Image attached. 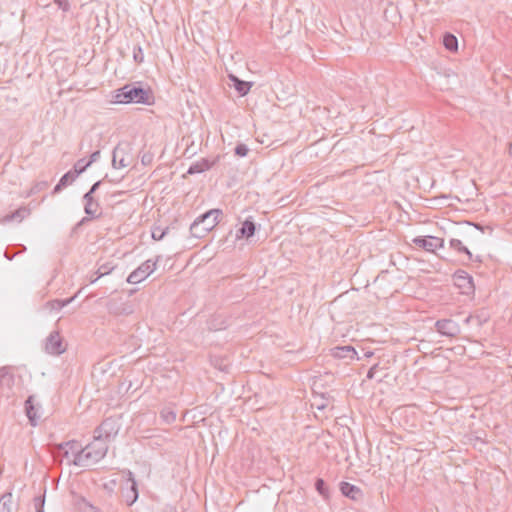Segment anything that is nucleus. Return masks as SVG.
I'll list each match as a JSON object with an SVG mask.
<instances>
[{
    "mask_svg": "<svg viewBox=\"0 0 512 512\" xmlns=\"http://www.w3.org/2000/svg\"><path fill=\"white\" fill-rule=\"evenodd\" d=\"M68 445L72 446V452L74 453L73 465L80 467H87L98 463L108 452V443L95 437L85 447H82L76 440L67 441L66 446Z\"/></svg>",
    "mask_w": 512,
    "mask_h": 512,
    "instance_id": "f257e3e1",
    "label": "nucleus"
},
{
    "mask_svg": "<svg viewBox=\"0 0 512 512\" xmlns=\"http://www.w3.org/2000/svg\"><path fill=\"white\" fill-rule=\"evenodd\" d=\"M114 98L116 103L122 104L138 103L150 105L154 102V96L150 89H144L133 84H127L118 89Z\"/></svg>",
    "mask_w": 512,
    "mask_h": 512,
    "instance_id": "f03ea898",
    "label": "nucleus"
},
{
    "mask_svg": "<svg viewBox=\"0 0 512 512\" xmlns=\"http://www.w3.org/2000/svg\"><path fill=\"white\" fill-rule=\"evenodd\" d=\"M223 215L220 209H211L199 217H197L190 226V231L195 237H204L210 232L220 221Z\"/></svg>",
    "mask_w": 512,
    "mask_h": 512,
    "instance_id": "7ed1b4c3",
    "label": "nucleus"
},
{
    "mask_svg": "<svg viewBox=\"0 0 512 512\" xmlns=\"http://www.w3.org/2000/svg\"><path fill=\"white\" fill-rule=\"evenodd\" d=\"M161 256H157L155 260L148 259L143 262L140 266H138L134 271H132L127 277V282L130 284H138L145 280L149 275H151L156 267L157 262L160 260Z\"/></svg>",
    "mask_w": 512,
    "mask_h": 512,
    "instance_id": "20e7f679",
    "label": "nucleus"
},
{
    "mask_svg": "<svg viewBox=\"0 0 512 512\" xmlns=\"http://www.w3.org/2000/svg\"><path fill=\"white\" fill-rule=\"evenodd\" d=\"M119 431L117 421L113 418H106L102 423L95 429L94 437L101 439L108 443L114 438Z\"/></svg>",
    "mask_w": 512,
    "mask_h": 512,
    "instance_id": "39448f33",
    "label": "nucleus"
},
{
    "mask_svg": "<svg viewBox=\"0 0 512 512\" xmlns=\"http://www.w3.org/2000/svg\"><path fill=\"white\" fill-rule=\"evenodd\" d=\"M436 331L446 337L454 338L460 331V325L452 319H439L435 322Z\"/></svg>",
    "mask_w": 512,
    "mask_h": 512,
    "instance_id": "423d86ee",
    "label": "nucleus"
},
{
    "mask_svg": "<svg viewBox=\"0 0 512 512\" xmlns=\"http://www.w3.org/2000/svg\"><path fill=\"white\" fill-rule=\"evenodd\" d=\"M45 351L51 355H60L66 351V345L58 331H53L46 338Z\"/></svg>",
    "mask_w": 512,
    "mask_h": 512,
    "instance_id": "0eeeda50",
    "label": "nucleus"
},
{
    "mask_svg": "<svg viewBox=\"0 0 512 512\" xmlns=\"http://www.w3.org/2000/svg\"><path fill=\"white\" fill-rule=\"evenodd\" d=\"M413 243L427 252H435L444 246V240L435 236H418L413 239Z\"/></svg>",
    "mask_w": 512,
    "mask_h": 512,
    "instance_id": "6e6552de",
    "label": "nucleus"
},
{
    "mask_svg": "<svg viewBox=\"0 0 512 512\" xmlns=\"http://www.w3.org/2000/svg\"><path fill=\"white\" fill-rule=\"evenodd\" d=\"M14 384V375L7 366L0 368V396L9 397V393Z\"/></svg>",
    "mask_w": 512,
    "mask_h": 512,
    "instance_id": "1a4fd4ad",
    "label": "nucleus"
},
{
    "mask_svg": "<svg viewBox=\"0 0 512 512\" xmlns=\"http://www.w3.org/2000/svg\"><path fill=\"white\" fill-rule=\"evenodd\" d=\"M127 474V484L130 483L129 488L126 489V491L123 493V497L125 499V502L128 506H131L136 502L138 499V489H137V483L134 479V475L130 470L126 471Z\"/></svg>",
    "mask_w": 512,
    "mask_h": 512,
    "instance_id": "9d476101",
    "label": "nucleus"
},
{
    "mask_svg": "<svg viewBox=\"0 0 512 512\" xmlns=\"http://www.w3.org/2000/svg\"><path fill=\"white\" fill-rule=\"evenodd\" d=\"M455 285L461 288L464 293H469L474 289L472 277L463 270H458L454 274Z\"/></svg>",
    "mask_w": 512,
    "mask_h": 512,
    "instance_id": "9b49d317",
    "label": "nucleus"
},
{
    "mask_svg": "<svg viewBox=\"0 0 512 512\" xmlns=\"http://www.w3.org/2000/svg\"><path fill=\"white\" fill-rule=\"evenodd\" d=\"M331 356L336 359H346L352 361L357 358V351L351 345L336 346L331 349Z\"/></svg>",
    "mask_w": 512,
    "mask_h": 512,
    "instance_id": "f8f14e48",
    "label": "nucleus"
},
{
    "mask_svg": "<svg viewBox=\"0 0 512 512\" xmlns=\"http://www.w3.org/2000/svg\"><path fill=\"white\" fill-rule=\"evenodd\" d=\"M83 200L85 202L84 211L86 215L92 219L98 218L101 215L98 201H96L93 195L91 196L89 193L84 194Z\"/></svg>",
    "mask_w": 512,
    "mask_h": 512,
    "instance_id": "ddd939ff",
    "label": "nucleus"
},
{
    "mask_svg": "<svg viewBox=\"0 0 512 512\" xmlns=\"http://www.w3.org/2000/svg\"><path fill=\"white\" fill-rule=\"evenodd\" d=\"M129 166V162L126 159V152L121 145H117L112 153V167L114 169H121Z\"/></svg>",
    "mask_w": 512,
    "mask_h": 512,
    "instance_id": "4468645a",
    "label": "nucleus"
},
{
    "mask_svg": "<svg viewBox=\"0 0 512 512\" xmlns=\"http://www.w3.org/2000/svg\"><path fill=\"white\" fill-rule=\"evenodd\" d=\"M217 161H218V157H216L212 161H210L207 158H202L199 161L192 163L190 165V167L188 168L187 173L193 175V174L205 172V171L209 170L213 165H215V163Z\"/></svg>",
    "mask_w": 512,
    "mask_h": 512,
    "instance_id": "2eb2a0df",
    "label": "nucleus"
},
{
    "mask_svg": "<svg viewBox=\"0 0 512 512\" xmlns=\"http://www.w3.org/2000/svg\"><path fill=\"white\" fill-rule=\"evenodd\" d=\"M339 488L341 493L351 500L356 501L362 496L361 489L358 486L351 484L349 482H340Z\"/></svg>",
    "mask_w": 512,
    "mask_h": 512,
    "instance_id": "dca6fc26",
    "label": "nucleus"
},
{
    "mask_svg": "<svg viewBox=\"0 0 512 512\" xmlns=\"http://www.w3.org/2000/svg\"><path fill=\"white\" fill-rule=\"evenodd\" d=\"M35 397L30 395L25 401V412L32 426H36L40 416L35 407Z\"/></svg>",
    "mask_w": 512,
    "mask_h": 512,
    "instance_id": "f3484780",
    "label": "nucleus"
},
{
    "mask_svg": "<svg viewBox=\"0 0 512 512\" xmlns=\"http://www.w3.org/2000/svg\"><path fill=\"white\" fill-rule=\"evenodd\" d=\"M255 223L250 219H246L240 229L237 231L236 237L239 238H250L255 234Z\"/></svg>",
    "mask_w": 512,
    "mask_h": 512,
    "instance_id": "a211bd4d",
    "label": "nucleus"
},
{
    "mask_svg": "<svg viewBox=\"0 0 512 512\" xmlns=\"http://www.w3.org/2000/svg\"><path fill=\"white\" fill-rule=\"evenodd\" d=\"M67 442L58 444L56 446V451H54V456H61L62 458L67 460V464H73L72 459H74V453L72 452V446H66Z\"/></svg>",
    "mask_w": 512,
    "mask_h": 512,
    "instance_id": "6ab92c4d",
    "label": "nucleus"
},
{
    "mask_svg": "<svg viewBox=\"0 0 512 512\" xmlns=\"http://www.w3.org/2000/svg\"><path fill=\"white\" fill-rule=\"evenodd\" d=\"M229 79L233 82V86L240 96L248 94L252 86L250 82L243 81L232 74L229 75Z\"/></svg>",
    "mask_w": 512,
    "mask_h": 512,
    "instance_id": "aec40b11",
    "label": "nucleus"
},
{
    "mask_svg": "<svg viewBox=\"0 0 512 512\" xmlns=\"http://www.w3.org/2000/svg\"><path fill=\"white\" fill-rule=\"evenodd\" d=\"M30 215V209L27 207H20L14 212L7 214L3 217L2 222L8 223L13 220H18L21 222L24 218L28 217Z\"/></svg>",
    "mask_w": 512,
    "mask_h": 512,
    "instance_id": "412c9836",
    "label": "nucleus"
},
{
    "mask_svg": "<svg viewBox=\"0 0 512 512\" xmlns=\"http://www.w3.org/2000/svg\"><path fill=\"white\" fill-rule=\"evenodd\" d=\"M443 45L447 50L455 52L458 49V39L455 35L446 33L443 37Z\"/></svg>",
    "mask_w": 512,
    "mask_h": 512,
    "instance_id": "4be33fe9",
    "label": "nucleus"
},
{
    "mask_svg": "<svg viewBox=\"0 0 512 512\" xmlns=\"http://www.w3.org/2000/svg\"><path fill=\"white\" fill-rule=\"evenodd\" d=\"M0 512H13L11 493H5L0 497Z\"/></svg>",
    "mask_w": 512,
    "mask_h": 512,
    "instance_id": "5701e85b",
    "label": "nucleus"
},
{
    "mask_svg": "<svg viewBox=\"0 0 512 512\" xmlns=\"http://www.w3.org/2000/svg\"><path fill=\"white\" fill-rule=\"evenodd\" d=\"M315 489L323 497V499L328 500L330 498V490L322 478L316 479Z\"/></svg>",
    "mask_w": 512,
    "mask_h": 512,
    "instance_id": "b1692460",
    "label": "nucleus"
},
{
    "mask_svg": "<svg viewBox=\"0 0 512 512\" xmlns=\"http://www.w3.org/2000/svg\"><path fill=\"white\" fill-rule=\"evenodd\" d=\"M450 247L453 248L454 250L460 252V253H465L468 256V259L470 261L473 260L472 253L469 251V249L466 246L463 245L461 240H459V239H451L450 240Z\"/></svg>",
    "mask_w": 512,
    "mask_h": 512,
    "instance_id": "393cba45",
    "label": "nucleus"
},
{
    "mask_svg": "<svg viewBox=\"0 0 512 512\" xmlns=\"http://www.w3.org/2000/svg\"><path fill=\"white\" fill-rule=\"evenodd\" d=\"M160 418L166 423L171 424L176 420V412L171 407H164L160 411Z\"/></svg>",
    "mask_w": 512,
    "mask_h": 512,
    "instance_id": "a878e982",
    "label": "nucleus"
},
{
    "mask_svg": "<svg viewBox=\"0 0 512 512\" xmlns=\"http://www.w3.org/2000/svg\"><path fill=\"white\" fill-rule=\"evenodd\" d=\"M116 265L113 261H108L103 264H100L95 274H98V277H103L105 275L110 274L114 269Z\"/></svg>",
    "mask_w": 512,
    "mask_h": 512,
    "instance_id": "bb28decb",
    "label": "nucleus"
},
{
    "mask_svg": "<svg viewBox=\"0 0 512 512\" xmlns=\"http://www.w3.org/2000/svg\"><path fill=\"white\" fill-rule=\"evenodd\" d=\"M90 166V164L88 163V161L86 162L84 158L82 159H79L75 164H74V168H73V174H74V177H78L80 174H82L88 167Z\"/></svg>",
    "mask_w": 512,
    "mask_h": 512,
    "instance_id": "cd10ccee",
    "label": "nucleus"
},
{
    "mask_svg": "<svg viewBox=\"0 0 512 512\" xmlns=\"http://www.w3.org/2000/svg\"><path fill=\"white\" fill-rule=\"evenodd\" d=\"M73 298L67 299V300H52L47 303V305L50 307L51 310L60 311L64 306L69 304Z\"/></svg>",
    "mask_w": 512,
    "mask_h": 512,
    "instance_id": "c85d7f7f",
    "label": "nucleus"
},
{
    "mask_svg": "<svg viewBox=\"0 0 512 512\" xmlns=\"http://www.w3.org/2000/svg\"><path fill=\"white\" fill-rule=\"evenodd\" d=\"M168 232V228L162 229L161 227H154L151 236L154 240H162Z\"/></svg>",
    "mask_w": 512,
    "mask_h": 512,
    "instance_id": "c756f323",
    "label": "nucleus"
},
{
    "mask_svg": "<svg viewBox=\"0 0 512 512\" xmlns=\"http://www.w3.org/2000/svg\"><path fill=\"white\" fill-rule=\"evenodd\" d=\"M133 59L138 64H140L144 61V53H143L141 46H139V45L134 46Z\"/></svg>",
    "mask_w": 512,
    "mask_h": 512,
    "instance_id": "7c9ffc66",
    "label": "nucleus"
},
{
    "mask_svg": "<svg viewBox=\"0 0 512 512\" xmlns=\"http://www.w3.org/2000/svg\"><path fill=\"white\" fill-rule=\"evenodd\" d=\"M77 177H74L73 170L68 171L65 173L61 178L60 182L61 185H64L65 187L69 184H71Z\"/></svg>",
    "mask_w": 512,
    "mask_h": 512,
    "instance_id": "2f4dec72",
    "label": "nucleus"
},
{
    "mask_svg": "<svg viewBox=\"0 0 512 512\" xmlns=\"http://www.w3.org/2000/svg\"><path fill=\"white\" fill-rule=\"evenodd\" d=\"M234 152H235V155H237L239 157H245V156H247L249 149L245 144L240 143L235 147Z\"/></svg>",
    "mask_w": 512,
    "mask_h": 512,
    "instance_id": "473e14b6",
    "label": "nucleus"
},
{
    "mask_svg": "<svg viewBox=\"0 0 512 512\" xmlns=\"http://www.w3.org/2000/svg\"><path fill=\"white\" fill-rule=\"evenodd\" d=\"M45 504V498L43 496H38L34 498V508L36 512H43Z\"/></svg>",
    "mask_w": 512,
    "mask_h": 512,
    "instance_id": "72a5a7b5",
    "label": "nucleus"
},
{
    "mask_svg": "<svg viewBox=\"0 0 512 512\" xmlns=\"http://www.w3.org/2000/svg\"><path fill=\"white\" fill-rule=\"evenodd\" d=\"M54 2L58 5L60 9L63 11H68L70 8L68 0H54Z\"/></svg>",
    "mask_w": 512,
    "mask_h": 512,
    "instance_id": "f704fd0d",
    "label": "nucleus"
},
{
    "mask_svg": "<svg viewBox=\"0 0 512 512\" xmlns=\"http://www.w3.org/2000/svg\"><path fill=\"white\" fill-rule=\"evenodd\" d=\"M378 367H379V366H378V364H375V365H373V366L368 370V372H367V376H366V377H367V379H373V378H374L375 373H376V372H377V370H378Z\"/></svg>",
    "mask_w": 512,
    "mask_h": 512,
    "instance_id": "c9c22d12",
    "label": "nucleus"
},
{
    "mask_svg": "<svg viewBox=\"0 0 512 512\" xmlns=\"http://www.w3.org/2000/svg\"><path fill=\"white\" fill-rule=\"evenodd\" d=\"M99 157H100V151L97 150L90 155V159H89L88 163L91 165L92 163L96 162L99 159Z\"/></svg>",
    "mask_w": 512,
    "mask_h": 512,
    "instance_id": "e433bc0d",
    "label": "nucleus"
},
{
    "mask_svg": "<svg viewBox=\"0 0 512 512\" xmlns=\"http://www.w3.org/2000/svg\"><path fill=\"white\" fill-rule=\"evenodd\" d=\"M16 255L17 253L11 252L9 248H7L4 252V257L9 261L13 260Z\"/></svg>",
    "mask_w": 512,
    "mask_h": 512,
    "instance_id": "4c0bfd02",
    "label": "nucleus"
},
{
    "mask_svg": "<svg viewBox=\"0 0 512 512\" xmlns=\"http://www.w3.org/2000/svg\"><path fill=\"white\" fill-rule=\"evenodd\" d=\"M101 183H102V181L95 182L91 186L90 190L87 193H89L92 196L97 191V189L100 187Z\"/></svg>",
    "mask_w": 512,
    "mask_h": 512,
    "instance_id": "58836bf2",
    "label": "nucleus"
},
{
    "mask_svg": "<svg viewBox=\"0 0 512 512\" xmlns=\"http://www.w3.org/2000/svg\"><path fill=\"white\" fill-rule=\"evenodd\" d=\"M116 486V480H110L108 483L104 484V488L109 490L110 492L113 491L114 487Z\"/></svg>",
    "mask_w": 512,
    "mask_h": 512,
    "instance_id": "ea45409f",
    "label": "nucleus"
},
{
    "mask_svg": "<svg viewBox=\"0 0 512 512\" xmlns=\"http://www.w3.org/2000/svg\"><path fill=\"white\" fill-rule=\"evenodd\" d=\"M100 277H98V274L92 273L87 276V279L90 283H95Z\"/></svg>",
    "mask_w": 512,
    "mask_h": 512,
    "instance_id": "a19ab883",
    "label": "nucleus"
},
{
    "mask_svg": "<svg viewBox=\"0 0 512 512\" xmlns=\"http://www.w3.org/2000/svg\"><path fill=\"white\" fill-rule=\"evenodd\" d=\"M65 186L64 185H61V182L59 181L56 186L54 187L53 189V194H57L59 193Z\"/></svg>",
    "mask_w": 512,
    "mask_h": 512,
    "instance_id": "79ce46f5",
    "label": "nucleus"
},
{
    "mask_svg": "<svg viewBox=\"0 0 512 512\" xmlns=\"http://www.w3.org/2000/svg\"><path fill=\"white\" fill-rule=\"evenodd\" d=\"M152 157L150 155H147V154H144L141 158V162L146 165L148 163H150Z\"/></svg>",
    "mask_w": 512,
    "mask_h": 512,
    "instance_id": "37998d69",
    "label": "nucleus"
},
{
    "mask_svg": "<svg viewBox=\"0 0 512 512\" xmlns=\"http://www.w3.org/2000/svg\"><path fill=\"white\" fill-rule=\"evenodd\" d=\"M41 185V187H39V190H42V187H47L48 186V183L47 182H43L41 184H38L37 186Z\"/></svg>",
    "mask_w": 512,
    "mask_h": 512,
    "instance_id": "c03bdc74",
    "label": "nucleus"
},
{
    "mask_svg": "<svg viewBox=\"0 0 512 512\" xmlns=\"http://www.w3.org/2000/svg\"><path fill=\"white\" fill-rule=\"evenodd\" d=\"M41 185V187H39V190H42V187H47L48 186V183L47 182H43L41 184H38L37 186Z\"/></svg>",
    "mask_w": 512,
    "mask_h": 512,
    "instance_id": "a18cd8bd",
    "label": "nucleus"
},
{
    "mask_svg": "<svg viewBox=\"0 0 512 512\" xmlns=\"http://www.w3.org/2000/svg\"><path fill=\"white\" fill-rule=\"evenodd\" d=\"M20 251L18 253H22L26 251V247L24 245H19Z\"/></svg>",
    "mask_w": 512,
    "mask_h": 512,
    "instance_id": "49530a36",
    "label": "nucleus"
},
{
    "mask_svg": "<svg viewBox=\"0 0 512 512\" xmlns=\"http://www.w3.org/2000/svg\"><path fill=\"white\" fill-rule=\"evenodd\" d=\"M86 221H88V219L86 217H84L83 219H81V221L77 224L78 226L79 225H82L83 223H85Z\"/></svg>",
    "mask_w": 512,
    "mask_h": 512,
    "instance_id": "de8ad7c7",
    "label": "nucleus"
}]
</instances>
